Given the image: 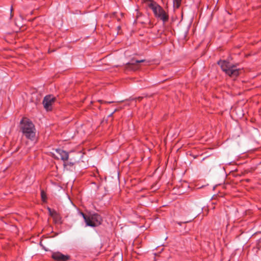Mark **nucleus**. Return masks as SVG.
<instances>
[{
  "instance_id": "obj_11",
  "label": "nucleus",
  "mask_w": 261,
  "mask_h": 261,
  "mask_svg": "<svg viewBox=\"0 0 261 261\" xmlns=\"http://www.w3.org/2000/svg\"><path fill=\"white\" fill-rule=\"evenodd\" d=\"M182 0H173L174 5L176 6V8H178Z\"/></svg>"
},
{
  "instance_id": "obj_7",
  "label": "nucleus",
  "mask_w": 261,
  "mask_h": 261,
  "mask_svg": "<svg viewBox=\"0 0 261 261\" xmlns=\"http://www.w3.org/2000/svg\"><path fill=\"white\" fill-rule=\"evenodd\" d=\"M144 61L145 60H138L133 59L126 64V68L129 70H136L139 68V64Z\"/></svg>"
},
{
  "instance_id": "obj_2",
  "label": "nucleus",
  "mask_w": 261,
  "mask_h": 261,
  "mask_svg": "<svg viewBox=\"0 0 261 261\" xmlns=\"http://www.w3.org/2000/svg\"><path fill=\"white\" fill-rule=\"evenodd\" d=\"M146 4L148 7L150 8L154 16L162 20L164 23L166 22L169 20V15L165 11L155 2L153 0H148Z\"/></svg>"
},
{
  "instance_id": "obj_12",
  "label": "nucleus",
  "mask_w": 261,
  "mask_h": 261,
  "mask_svg": "<svg viewBox=\"0 0 261 261\" xmlns=\"http://www.w3.org/2000/svg\"><path fill=\"white\" fill-rule=\"evenodd\" d=\"M12 11H13V8L12 7H11V18L13 16V14H12Z\"/></svg>"
},
{
  "instance_id": "obj_9",
  "label": "nucleus",
  "mask_w": 261,
  "mask_h": 261,
  "mask_svg": "<svg viewBox=\"0 0 261 261\" xmlns=\"http://www.w3.org/2000/svg\"><path fill=\"white\" fill-rule=\"evenodd\" d=\"M56 151L60 156V158L61 159V160H62L64 162L68 160V152L61 149H56Z\"/></svg>"
},
{
  "instance_id": "obj_3",
  "label": "nucleus",
  "mask_w": 261,
  "mask_h": 261,
  "mask_svg": "<svg viewBox=\"0 0 261 261\" xmlns=\"http://www.w3.org/2000/svg\"><path fill=\"white\" fill-rule=\"evenodd\" d=\"M218 64L221 66L222 70L228 76L235 78L240 73L241 70L235 65L230 64L226 61H220Z\"/></svg>"
},
{
  "instance_id": "obj_6",
  "label": "nucleus",
  "mask_w": 261,
  "mask_h": 261,
  "mask_svg": "<svg viewBox=\"0 0 261 261\" xmlns=\"http://www.w3.org/2000/svg\"><path fill=\"white\" fill-rule=\"evenodd\" d=\"M50 216L53 218L54 222L56 224L62 223V217L55 210H52L49 207L47 208Z\"/></svg>"
},
{
  "instance_id": "obj_8",
  "label": "nucleus",
  "mask_w": 261,
  "mask_h": 261,
  "mask_svg": "<svg viewBox=\"0 0 261 261\" xmlns=\"http://www.w3.org/2000/svg\"><path fill=\"white\" fill-rule=\"evenodd\" d=\"M51 257L57 261H67L70 258L69 256L64 255L59 252L53 253Z\"/></svg>"
},
{
  "instance_id": "obj_5",
  "label": "nucleus",
  "mask_w": 261,
  "mask_h": 261,
  "mask_svg": "<svg viewBox=\"0 0 261 261\" xmlns=\"http://www.w3.org/2000/svg\"><path fill=\"white\" fill-rule=\"evenodd\" d=\"M56 100L55 97L51 95H48L44 97L43 104L44 108L47 110H51V106Z\"/></svg>"
},
{
  "instance_id": "obj_13",
  "label": "nucleus",
  "mask_w": 261,
  "mask_h": 261,
  "mask_svg": "<svg viewBox=\"0 0 261 261\" xmlns=\"http://www.w3.org/2000/svg\"><path fill=\"white\" fill-rule=\"evenodd\" d=\"M138 98L140 100L142 99V97H139Z\"/></svg>"
},
{
  "instance_id": "obj_10",
  "label": "nucleus",
  "mask_w": 261,
  "mask_h": 261,
  "mask_svg": "<svg viewBox=\"0 0 261 261\" xmlns=\"http://www.w3.org/2000/svg\"><path fill=\"white\" fill-rule=\"evenodd\" d=\"M41 197L42 200L43 202H46L47 199V196L45 192L43 190L41 191Z\"/></svg>"
},
{
  "instance_id": "obj_14",
  "label": "nucleus",
  "mask_w": 261,
  "mask_h": 261,
  "mask_svg": "<svg viewBox=\"0 0 261 261\" xmlns=\"http://www.w3.org/2000/svg\"><path fill=\"white\" fill-rule=\"evenodd\" d=\"M70 164H71V165H73V163H70Z\"/></svg>"
},
{
  "instance_id": "obj_1",
  "label": "nucleus",
  "mask_w": 261,
  "mask_h": 261,
  "mask_svg": "<svg viewBox=\"0 0 261 261\" xmlns=\"http://www.w3.org/2000/svg\"><path fill=\"white\" fill-rule=\"evenodd\" d=\"M20 128L23 135L31 141L36 139V128L33 122L27 118H23L20 121Z\"/></svg>"
},
{
  "instance_id": "obj_4",
  "label": "nucleus",
  "mask_w": 261,
  "mask_h": 261,
  "mask_svg": "<svg viewBox=\"0 0 261 261\" xmlns=\"http://www.w3.org/2000/svg\"><path fill=\"white\" fill-rule=\"evenodd\" d=\"M87 226L96 227L101 224L102 222L101 217L97 213L90 214L87 216L82 214Z\"/></svg>"
}]
</instances>
